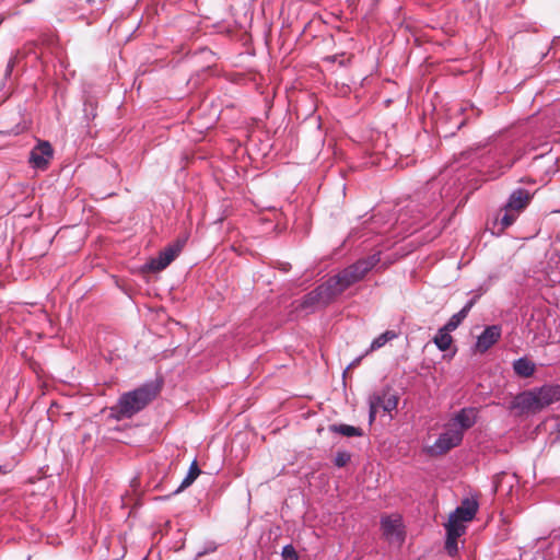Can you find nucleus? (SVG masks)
<instances>
[{
	"instance_id": "obj_1",
	"label": "nucleus",
	"mask_w": 560,
	"mask_h": 560,
	"mask_svg": "<svg viewBox=\"0 0 560 560\" xmlns=\"http://www.w3.org/2000/svg\"><path fill=\"white\" fill-rule=\"evenodd\" d=\"M161 383L159 381H149L133 390L124 393L116 406L112 408L118 420L130 419L143 410L160 393Z\"/></svg>"
},
{
	"instance_id": "obj_2",
	"label": "nucleus",
	"mask_w": 560,
	"mask_h": 560,
	"mask_svg": "<svg viewBox=\"0 0 560 560\" xmlns=\"http://www.w3.org/2000/svg\"><path fill=\"white\" fill-rule=\"evenodd\" d=\"M560 400V385H544L540 388L518 394L513 407L522 412H538Z\"/></svg>"
},
{
	"instance_id": "obj_3",
	"label": "nucleus",
	"mask_w": 560,
	"mask_h": 560,
	"mask_svg": "<svg viewBox=\"0 0 560 560\" xmlns=\"http://www.w3.org/2000/svg\"><path fill=\"white\" fill-rule=\"evenodd\" d=\"M516 160L517 156L514 155L513 147L510 143L497 145L482 156V172H485L489 178L494 179L510 170Z\"/></svg>"
},
{
	"instance_id": "obj_4",
	"label": "nucleus",
	"mask_w": 560,
	"mask_h": 560,
	"mask_svg": "<svg viewBox=\"0 0 560 560\" xmlns=\"http://www.w3.org/2000/svg\"><path fill=\"white\" fill-rule=\"evenodd\" d=\"M332 287L334 285H331L328 280L317 285L301 299L298 307L306 313H314L319 308L326 307L338 296Z\"/></svg>"
},
{
	"instance_id": "obj_5",
	"label": "nucleus",
	"mask_w": 560,
	"mask_h": 560,
	"mask_svg": "<svg viewBox=\"0 0 560 560\" xmlns=\"http://www.w3.org/2000/svg\"><path fill=\"white\" fill-rule=\"evenodd\" d=\"M463 434L460 430H455V428L447 427L444 432H442L433 445L428 448V453L431 456H440L452 448L458 446L463 441Z\"/></svg>"
},
{
	"instance_id": "obj_6",
	"label": "nucleus",
	"mask_w": 560,
	"mask_h": 560,
	"mask_svg": "<svg viewBox=\"0 0 560 560\" xmlns=\"http://www.w3.org/2000/svg\"><path fill=\"white\" fill-rule=\"evenodd\" d=\"M381 529L384 538L389 544L400 546L404 542L405 530L400 516H383L381 518Z\"/></svg>"
},
{
	"instance_id": "obj_7",
	"label": "nucleus",
	"mask_w": 560,
	"mask_h": 560,
	"mask_svg": "<svg viewBox=\"0 0 560 560\" xmlns=\"http://www.w3.org/2000/svg\"><path fill=\"white\" fill-rule=\"evenodd\" d=\"M477 511V501L465 499L462 504L451 513L446 526L466 529L465 523L471 521Z\"/></svg>"
},
{
	"instance_id": "obj_8",
	"label": "nucleus",
	"mask_w": 560,
	"mask_h": 560,
	"mask_svg": "<svg viewBox=\"0 0 560 560\" xmlns=\"http://www.w3.org/2000/svg\"><path fill=\"white\" fill-rule=\"evenodd\" d=\"M54 156V150L48 141H38L31 150L28 163L33 168L45 170Z\"/></svg>"
},
{
	"instance_id": "obj_9",
	"label": "nucleus",
	"mask_w": 560,
	"mask_h": 560,
	"mask_svg": "<svg viewBox=\"0 0 560 560\" xmlns=\"http://www.w3.org/2000/svg\"><path fill=\"white\" fill-rule=\"evenodd\" d=\"M478 418V409L474 407H465L462 408L459 411H457L450 422L447 423V427L455 428V430H460L462 434L464 435V432L466 430H469L475 425Z\"/></svg>"
},
{
	"instance_id": "obj_10",
	"label": "nucleus",
	"mask_w": 560,
	"mask_h": 560,
	"mask_svg": "<svg viewBox=\"0 0 560 560\" xmlns=\"http://www.w3.org/2000/svg\"><path fill=\"white\" fill-rule=\"evenodd\" d=\"M502 327L501 325L487 326L483 331L477 337L475 342V351L479 353L487 352L493 347L501 338Z\"/></svg>"
},
{
	"instance_id": "obj_11",
	"label": "nucleus",
	"mask_w": 560,
	"mask_h": 560,
	"mask_svg": "<svg viewBox=\"0 0 560 560\" xmlns=\"http://www.w3.org/2000/svg\"><path fill=\"white\" fill-rule=\"evenodd\" d=\"M180 248L178 246H168L163 249L156 258L151 259L147 264V268L151 271H161L165 269L178 255Z\"/></svg>"
},
{
	"instance_id": "obj_12",
	"label": "nucleus",
	"mask_w": 560,
	"mask_h": 560,
	"mask_svg": "<svg viewBox=\"0 0 560 560\" xmlns=\"http://www.w3.org/2000/svg\"><path fill=\"white\" fill-rule=\"evenodd\" d=\"M380 260L381 253L378 252L366 258L357 260L347 268L353 273V277H358V281H361L364 276L380 262Z\"/></svg>"
},
{
	"instance_id": "obj_13",
	"label": "nucleus",
	"mask_w": 560,
	"mask_h": 560,
	"mask_svg": "<svg viewBox=\"0 0 560 560\" xmlns=\"http://www.w3.org/2000/svg\"><path fill=\"white\" fill-rule=\"evenodd\" d=\"M483 294L482 290H478L474 296L466 302V304L463 306V308L451 316V318L447 320V323L444 325L445 329H448L451 331L455 330L468 316L470 310L474 307V305L477 303L479 298Z\"/></svg>"
},
{
	"instance_id": "obj_14",
	"label": "nucleus",
	"mask_w": 560,
	"mask_h": 560,
	"mask_svg": "<svg viewBox=\"0 0 560 560\" xmlns=\"http://www.w3.org/2000/svg\"><path fill=\"white\" fill-rule=\"evenodd\" d=\"M530 199L532 195L527 189L517 188L512 191L504 207L520 214L527 207Z\"/></svg>"
},
{
	"instance_id": "obj_15",
	"label": "nucleus",
	"mask_w": 560,
	"mask_h": 560,
	"mask_svg": "<svg viewBox=\"0 0 560 560\" xmlns=\"http://www.w3.org/2000/svg\"><path fill=\"white\" fill-rule=\"evenodd\" d=\"M328 281L331 285H334L332 289L337 295L341 294L352 284L359 282L358 277H353V273L348 268H345L336 276L330 277Z\"/></svg>"
},
{
	"instance_id": "obj_16",
	"label": "nucleus",
	"mask_w": 560,
	"mask_h": 560,
	"mask_svg": "<svg viewBox=\"0 0 560 560\" xmlns=\"http://www.w3.org/2000/svg\"><path fill=\"white\" fill-rule=\"evenodd\" d=\"M446 539L444 548L450 557H455L458 552L457 539L465 534V528L446 526Z\"/></svg>"
},
{
	"instance_id": "obj_17",
	"label": "nucleus",
	"mask_w": 560,
	"mask_h": 560,
	"mask_svg": "<svg viewBox=\"0 0 560 560\" xmlns=\"http://www.w3.org/2000/svg\"><path fill=\"white\" fill-rule=\"evenodd\" d=\"M371 396H378L377 408L390 412L397 408L398 396L390 393V389L384 388L381 392L373 393Z\"/></svg>"
},
{
	"instance_id": "obj_18",
	"label": "nucleus",
	"mask_w": 560,
	"mask_h": 560,
	"mask_svg": "<svg viewBox=\"0 0 560 560\" xmlns=\"http://www.w3.org/2000/svg\"><path fill=\"white\" fill-rule=\"evenodd\" d=\"M376 215H373L371 220L363 222V228L361 230H358L357 228L352 229V231L349 234V237H355L361 238L366 235V233H383V230L378 229L376 226Z\"/></svg>"
},
{
	"instance_id": "obj_19",
	"label": "nucleus",
	"mask_w": 560,
	"mask_h": 560,
	"mask_svg": "<svg viewBox=\"0 0 560 560\" xmlns=\"http://www.w3.org/2000/svg\"><path fill=\"white\" fill-rule=\"evenodd\" d=\"M513 370L521 377H529L535 372V364L527 358H520L513 362Z\"/></svg>"
},
{
	"instance_id": "obj_20",
	"label": "nucleus",
	"mask_w": 560,
	"mask_h": 560,
	"mask_svg": "<svg viewBox=\"0 0 560 560\" xmlns=\"http://www.w3.org/2000/svg\"><path fill=\"white\" fill-rule=\"evenodd\" d=\"M328 430L330 432H332V433H338V434H341V435L348 436V438L362 436L363 435V431L360 428L353 427V425H350V424H345V423H340V424L334 423V424H330L328 427Z\"/></svg>"
},
{
	"instance_id": "obj_21",
	"label": "nucleus",
	"mask_w": 560,
	"mask_h": 560,
	"mask_svg": "<svg viewBox=\"0 0 560 560\" xmlns=\"http://www.w3.org/2000/svg\"><path fill=\"white\" fill-rule=\"evenodd\" d=\"M450 332H451V330L445 329V327L443 326L435 334V336L433 338V342L438 347L439 350L446 351L450 348V346L453 341V338L450 335Z\"/></svg>"
},
{
	"instance_id": "obj_22",
	"label": "nucleus",
	"mask_w": 560,
	"mask_h": 560,
	"mask_svg": "<svg viewBox=\"0 0 560 560\" xmlns=\"http://www.w3.org/2000/svg\"><path fill=\"white\" fill-rule=\"evenodd\" d=\"M199 475H200V469H199L196 460H194L189 467V470H188L186 477L183 479L180 486L175 490L174 493H178L182 490H184L185 488L189 487L197 479V477Z\"/></svg>"
},
{
	"instance_id": "obj_23",
	"label": "nucleus",
	"mask_w": 560,
	"mask_h": 560,
	"mask_svg": "<svg viewBox=\"0 0 560 560\" xmlns=\"http://www.w3.org/2000/svg\"><path fill=\"white\" fill-rule=\"evenodd\" d=\"M397 337V334L393 330H386L385 332L381 334L378 337H376L370 346L371 350H377L385 346L388 341L395 339Z\"/></svg>"
},
{
	"instance_id": "obj_24",
	"label": "nucleus",
	"mask_w": 560,
	"mask_h": 560,
	"mask_svg": "<svg viewBox=\"0 0 560 560\" xmlns=\"http://www.w3.org/2000/svg\"><path fill=\"white\" fill-rule=\"evenodd\" d=\"M517 217H518V213H516L510 209H506L504 207L502 215H500L497 219V221L501 225V229L504 230V229L511 226L516 221Z\"/></svg>"
},
{
	"instance_id": "obj_25",
	"label": "nucleus",
	"mask_w": 560,
	"mask_h": 560,
	"mask_svg": "<svg viewBox=\"0 0 560 560\" xmlns=\"http://www.w3.org/2000/svg\"><path fill=\"white\" fill-rule=\"evenodd\" d=\"M23 54L18 50L14 55L11 56V58L8 61V65L5 67L4 71V79L8 80L11 78L14 67L20 62L21 58H23Z\"/></svg>"
},
{
	"instance_id": "obj_26",
	"label": "nucleus",
	"mask_w": 560,
	"mask_h": 560,
	"mask_svg": "<svg viewBox=\"0 0 560 560\" xmlns=\"http://www.w3.org/2000/svg\"><path fill=\"white\" fill-rule=\"evenodd\" d=\"M377 400L378 396H370L369 397V422L372 423L377 415L378 408H377Z\"/></svg>"
},
{
	"instance_id": "obj_27",
	"label": "nucleus",
	"mask_w": 560,
	"mask_h": 560,
	"mask_svg": "<svg viewBox=\"0 0 560 560\" xmlns=\"http://www.w3.org/2000/svg\"><path fill=\"white\" fill-rule=\"evenodd\" d=\"M350 454L346 451H340V452H337L335 458H334V464L337 466V467H345L349 462H350Z\"/></svg>"
},
{
	"instance_id": "obj_28",
	"label": "nucleus",
	"mask_w": 560,
	"mask_h": 560,
	"mask_svg": "<svg viewBox=\"0 0 560 560\" xmlns=\"http://www.w3.org/2000/svg\"><path fill=\"white\" fill-rule=\"evenodd\" d=\"M282 556L285 559H292V560H296L298 559L296 552H295L294 548L291 545H287V546L283 547Z\"/></svg>"
},
{
	"instance_id": "obj_29",
	"label": "nucleus",
	"mask_w": 560,
	"mask_h": 560,
	"mask_svg": "<svg viewBox=\"0 0 560 560\" xmlns=\"http://www.w3.org/2000/svg\"><path fill=\"white\" fill-rule=\"evenodd\" d=\"M84 107H85V108H84V110H85V116H86L88 118H90V117L94 118V117L96 116L95 107H94V104H93L92 102L86 101V102L84 103Z\"/></svg>"
},
{
	"instance_id": "obj_30",
	"label": "nucleus",
	"mask_w": 560,
	"mask_h": 560,
	"mask_svg": "<svg viewBox=\"0 0 560 560\" xmlns=\"http://www.w3.org/2000/svg\"><path fill=\"white\" fill-rule=\"evenodd\" d=\"M214 550H215V547L213 546V547H210L209 549H205L202 551H198L197 552V558H200V557L205 556L206 553H208L209 551H214Z\"/></svg>"
},
{
	"instance_id": "obj_31",
	"label": "nucleus",
	"mask_w": 560,
	"mask_h": 560,
	"mask_svg": "<svg viewBox=\"0 0 560 560\" xmlns=\"http://www.w3.org/2000/svg\"><path fill=\"white\" fill-rule=\"evenodd\" d=\"M360 361H361V357H359V358L354 359V360H353V361L348 365V368H347V369H350V368H354V366H357V365L360 363Z\"/></svg>"
},
{
	"instance_id": "obj_32",
	"label": "nucleus",
	"mask_w": 560,
	"mask_h": 560,
	"mask_svg": "<svg viewBox=\"0 0 560 560\" xmlns=\"http://www.w3.org/2000/svg\"><path fill=\"white\" fill-rule=\"evenodd\" d=\"M2 472V466H0V474Z\"/></svg>"
}]
</instances>
